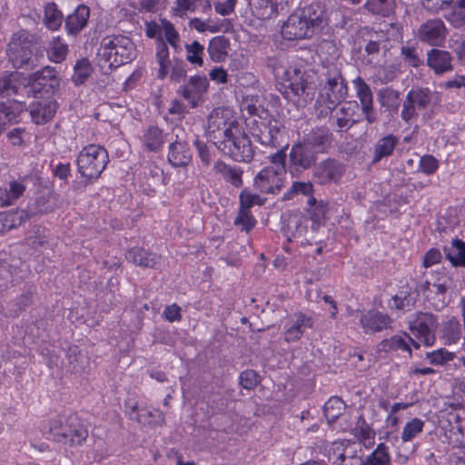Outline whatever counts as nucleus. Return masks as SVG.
<instances>
[{"mask_svg":"<svg viewBox=\"0 0 465 465\" xmlns=\"http://www.w3.org/2000/svg\"><path fill=\"white\" fill-rule=\"evenodd\" d=\"M206 134L219 151L234 161L249 163L253 158L252 142L230 110L216 108L211 113Z\"/></svg>","mask_w":465,"mask_h":465,"instance_id":"nucleus-1","label":"nucleus"},{"mask_svg":"<svg viewBox=\"0 0 465 465\" xmlns=\"http://www.w3.org/2000/svg\"><path fill=\"white\" fill-rule=\"evenodd\" d=\"M267 64L283 88L282 94L287 99L297 98L306 102L313 98L315 85L312 75L302 65L286 56L269 57Z\"/></svg>","mask_w":465,"mask_h":465,"instance_id":"nucleus-2","label":"nucleus"},{"mask_svg":"<svg viewBox=\"0 0 465 465\" xmlns=\"http://www.w3.org/2000/svg\"><path fill=\"white\" fill-rule=\"evenodd\" d=\"M326 25L323 7L312 3L292 13L282 26V35L285 40L294 41L312 38Z\"/></svg>","mask_w":465,"mask_h":465,"instance_id":"nucleus-3","label":"nucleus"},{"mask_svg":"<svg viewBox=\"0 0 465 465\" xmlns=\"http://www.w3.org/2000/svg\"><path fill=\"white\" fill-rule=\"evenodd\" d=\"M348 87L340 67L336 64L323 66L320 75V92L315 104L319 118H327L335 104L347 97Z\"/></svg>","mask_w":465,"mask_h":465,"instance_id":"nucleus-4","label":"nucleus"},{"mask_svg":"<svg viewBox=\"0 0 465 465\" xmlns=\"http://www.w3.org/2000/svg\"><path fill=\"white\" fill-rule=\"evenodd\" d=\"M43 433L48 440L70 447L83 445L88 437L86 426L75 413L49 420L43 426Z\"/></svg>","mask_w":465,"mask_h":465,"instance_id":"nucleus-5","label":"nucleus"},{"mask_svg":"<svg viewBox=\"0 0 465 465\" xmlns=\"http://www.w3.org/2000/svg\"><path fill=\"white\" fill-rule=\"evenodd\" d=\"M99 61L109 68L130 63L135 57L133 41L125 35H108L103 38L98 50Z\"/></svg>","mask_w":465,"mask_h":465,"instance_id":"nucleus-6","label":"nucleus"},{"mask_svg":"<svg viewBox=\"0 0 465 465\" xmlns=\"http://www.w3.org/2000/svg\"><path fill=\"white\" fill-rule=\"evenodd\" d=\"M108 163L109 156L105 148L93 143L84 146L76 158L77 171L86 180L100 177Z\"/></svg>","mask_w":465,"mask_h":465,"instance_id":"nucleus-7","label":"nucleus"},{"mask_svg":"<svg viewBox=\"0 0 465 465\" xmlns=\"http://www.w3.org/2000/svg\"><path fill=\"white\" fill-rule=\"evenodd\" d=\"M250 132L261 144L271 147L280 145L281 125L271 118L254 117L248 124Z\"/></svg>","mask_w":465,"mask_h":465,"instance_id":"nucleus-8","label":"nucleus"},{"mask_svg":"<svg viewBox=\"0 0 465 465\" xmlns=\"http://www.w3.org/2000/svg\"><path fill=\"white\" fill-rule=\"evenodd\" d=\"M434 93L427 87H416L410 90L406 95L401 114V119L408 123L417 118V111H422L431 104Z\"/></svg>","mask_w":465,"mask_h":465,"instance_id":"nucleus-9","label":"nucleus"},{"mask_svg":"<svg viewBox=\"0 0 465 465\" xmlns=\"http://www.w3.org/2000/svg\"><path fill=\"white\" fill-rule=\"evenodd\" d=\"M32 47V44L23 38L22 35H13L8 44V55L15 67L32 69L37 65V58L33 55Z\"/></svg>","mask_w":465,"mask_h":465,"instance_id":"nucleus-10","label":"nucleus"},{"mask_svg":"<svg viewBox=\"0 0 465 465\" xmlns=\"http://www.w3.org/2000/svg\"><path fill=\"white\" fill-rule=\"evenodd\" d=\"M438 326L437 318L430 312H419L409 322L410 330L427 347L434 344L435 331Z\"/></svg>","mask_w":465,"mask_h":465,"instance_id":"nucleus-11","label":"nucleus"},{"mask_svg":"<svg viewBox=\"0 0 465 465\" xmlns=\"http://www.w3.org/2000/svg\"><path fill=\"white\" fill-rule=\"evenodd\" d=\"M286 169L280 170L264 167L253 179L254 188L262 193L276 194L285 183Z\"/></svg>","mask_w":465,"mask_h":465,"instance_id":"nucleus-12","label":"nucleus"},{"mask_svg":"<svg viewBox=\"0 0 465 465\" xmlns=\"http://www.w3.org/2000/svg\"><path fill=\"white\" fill-rule=\"evenodd\" d=\"M175 140L171 142L168 152V162L175 167L186 166L192 160V153L186 142V134L183 128L173 130Z\"/></svg>","mask_w":465,"mask_h":465,"instance_id":"nucleus-13","label":"nucleus"},{"mask_svg":"<svg viewBox=\"0 0 465 465\" xmlns=\"http://www.w3.org/2000/svg\"><path fill=\"white\" fill-rule=\"evenodd\" d=\"M416 36L421 43L430 46H442L447 36V28L441 19H430L419 26Z\"/></svg>","mask_w":465,"mask_h":465,"instance_id":"nucleus-14","label":"nucleus"},{"mask_svg":"<svg viewBox=\"0 0 465 465\" xmlns=\"http://www.w3.org/2000/svg\"><path fill=\"white\" fill-rule=\"evenodd\" d=\"M345 173L343 163L333 158H328L313 167L312 178L322 185L338 183Z\"/></svg>","mask_w":465,"mask_h":465,"instance_id":"nucleus-15","label":"nucleus"},{"mask_svg":"<svg viewBox=\"0 0 465 465\" xmlns=\"http://www.w3.org/2000/svg\"><path fill=\"white\" fill-rule=\"evenodd\" d=\"M318 154L302 141L293 144L289 153L290 172L301 173L311 168L316 162Z\"/></svg>","mask_w":465,"mask_h":465,"instance_id":"nucleus-16","label":"nucleus"},{"mask_svg":"<svg viewBox=\"0 0 465 465\" xmlns=\"http://www.w3.org/2000/svg\"><path fill=\"white\" fill-rule=\"evenodd\" d=\"M356 96L361 104V110L369 124L377 122V114L373 108V95L370 85L361 76L352 80Z\"/></svg>","mask_w":465,"mask_h":465,"instance_id":"nucleus-17","label":"nucleus"},{"mask_svg":"<svg viewBox=\"0 0 465 465\" xmlns=\"http://www.w3.org/2000/svg\"><path fill=\"white\" fill-rule=\"evenodd\" d=\"M209 82L204 75H194L190 77L185 84L180 86L177 94L185 99L189 104L194 108L204 93L207 92Z\"/></svg>","mask_w":465,"mask_h":465,"instance_id":"nucleus-18","label":"nucleus"},{"mask_svg":"<svg viewBox=\"0 0 465 465\" xmlns=\"http://www.w3.org/2000/svg\"><path fill=\"white\" fill-rule=\"evenodd\" d=\"M308 219L300 214H291L287 219L284 235L289 242L295 241L301 244L309 243L312 236H308Z\"/></svg>","mask_w":465,"mask_h":465,"instance_id":"nucleus-19","label":"nucleus"},{"mask_svg":"<svg viewBox=\"0 0 465 465\" xmlns=\"http://www.w3.org/2000/svg\"><path fill=\"white\" fill-rule=\"evenodd\" d=\"M59 196L54 191L47 189L36 193L33 202L28 204V210L25 211L29 216L46 214L54 211L58 207Z\"/></svg>","mask_w":465,"mask_h":465,"instance_id":"nucleus-20","label":"nucleus"},{"mask_svg":"<svg viewBox=\"0 0 465 465\" xmlns=\"http://www.w3.org/2000/svg\"><path fill=\"white\" fill-rule=\"evenodd\" d=\"M313 327L312 317L297 312L292 315L284 326V340L287 342H295L299 341L308 329Z\"/></svg>","mask_w":465,"mask_h":465,"instance_id":"nucleus-21","label":"nucleus"},{"mask_svg":"<svg viewBox=\"0 0 465 465\" xmlns=\"http://www.w3.org/2000/svg\"><path fill=\"white\" fill-rule=\"evenodd\" d=\"M127 414L130 419L136 420L143 426L157 427L164 423V414L158 409L142 408L137 404L127 406Z\"/></svg>","mask_w":465,"mask_h":465,"instance_id":"nucleus-22","label":"nucleus"},{"mask_svg":"<svg viewBox=\"0 0 465 465\" xmlns=\"http://www.w3.org/2000/svg\"><path fill=\"white\" fill-rule=\"evenodd\" d=\"M391 319L381 312L371 310L361 314L360 325L365 333L381 331L391 327Z\"/></svg>","mask_w":465,"mask_h":465,"instance_id":"nucleus-23","label":"nucleus"},{"mask_svg":"<svg viewBox=\"0 0 465 465\" xmlns=\"http://www.w3.org/2000/svg\"><path fill=\"white\" fill-rule=\"evenodd\" d=\"M352 116L353 111L351 106L337 104L327 117H329L331 125L336 132H344L356 124Z\"/></svg>","mask_w":465,"mask_h":465,"instance_id":"nucleus-24","label":"nucleus"},{"mask_svg":"<svg viewBox=\"0 0 465 465\" xmlns=\"http://www.w3.org/2000/svg\"><path fill=\"white\" fill-rule=\"evenodd\" d=\"M57 109L56 103L52 99L34 101L29 105L32 120L36 124H44L50 121Z\"/></svg>","mask_w":465,"mask_h":465,"instance_id":"nucleus-25","label":"nucleus"},{"mask_svg":"<svg viewBox=\"0 0 465 465\" xmlns=\"http://www.w3.org/2000/svg\"><path fill=\"white\" fill-rule=\"evenodd\" d=\"M427 65L435 74L440 75L452 70V57L448 51L437 48L427 52Z\"/></svg>","mask_w":465,"mask_h":465,"instance_id":"nucleus-26","label":"nucleus"},{"mask_svg":"<svg viewBox=\"0 0 465 465\" xmlns=\"http://www.w3.org/2000/svg\"><path fill=\"white\" fill-rule=\"evenodd\" d=\"M125 256L128 262L143 268L159 269L161 267V256L143 248H132Z\"/></svg>","mask_w":465,"mask_h":465,"instance_id":"nucleus-27","label":"nucleus"},{"mask_svg":"<svg viewBox=\"0 0 465 465\" xmlns=\"http://www.w3.org/2000/svg\"><path fill=\"white\" fill-rule=\"evenodd\" d=\"M398 144L399 138L391 134L379 138L371 151V163L375 164L391 156Z\"/></svg>","mask_w":465,"mask_h":465,"instance_id":"nucleus-28","label":"nucleus"},{"mask_svg":"<svg viewBox=\"0 0 465 465\" xmlns=\"http://www.w3.org/2000/svg\"><path fill=\"white\" fill-rule=\"evenodd\" d=\"M332 140V135L327 128L312 130L302 141L317 154L325 153Z\"/></svg>","mask_w":465,"mask_h":465,"instance_id":"nucleus-29","label":"nucleus"},{"mask_svg":"<svg viewBox=\"0 0 465 465\" xmlns=\"http://www.w3.org/2000/svg\"><path fill=\"white\" fill-rule=\"evenodd\" d=\"M90 17V9L84 5H78L65 19V29L71 35H78L86 25Z\"/></svg>","mask_w":465,"mask_h":465,"instance_id":"nucleus-30","label":"nucleus"},{"mask_svg":"<svg viewBox=\"0 0 465 465\" xmlns=\"http://www.w3.org/2000/svg\"><path fill=\"white\" fill-rule=\"evenodd\" d=\"M437 279L432 283L433 292L435 296L432 298L433 308L440 311L448 304L446 300V292L451 282V276L444 272L437 273Z\"/></svg>","mask_w":465,"mask_h":465,"instance_id":"nucleus-31","label":"nucleus"},{"mask_svg":"<svg viewBox=\"0 0 465 465\" xmlns=\"http://www.w3.org/2000/svg\"><path fill=\"white\" fill-rule=\"evenodd\" d=\"M166 141V134L158 126L150 125L145 128L141 136L143 147L149 152H158Z\"/></svg>","mask_w":465,"mask_h":465,"instance_id":"nucleus-32","label":"nucleus"},{"mask_svg":"<svg viewBox=\"0 0 465 465\" xmlns=\"http://www.w3.org/2000/svg\"><path fill=\"white\" fill-rule=\"evenodd\" d=\"M213 171L216 174L220 175L224 181L230 183L236 188L242 185V173L243 171L241 167L232 166L224 162L218 161L213 165Z\"/></svg>","mask_w":465,"mask_h":465,"instance_id":"nucleus-33","label":"nucleus"},{"mask_svg":"<svg viewBox=\"0 0 465 465\" xmlns=\"http://www.w3.org/2000/svg\"><path fill=\"white\" fill-rule=\"evenodd\" d=\"M230 41L223 35L213 37L209 41L207 53L214 63H223L228 56Z\"/></svg>","mask_w":465,"mask_h":465,"instance_id":"nucleus-34","label":"nucleus"},{"mask_svg":"<svg viewBox=\"0 0 465 465\" xmlns=\"http://www.w3.org/2000/svg\"><path fill=\"white\" fill-rule=\"evenodd\" d=\"M410 341H411V337L407 332H401L382 340L379 344V350L385 352L402 351L411 354Z\"/></svg>","mask_w":465,"mask_h":465,"instance_id":"nucleus-35","label":"nucleus"},{"mask_svg":"<svg viewBox=\"0 0 465 465\" xmlns=\"http://www.w3.org/2000/svg\"><path fill=\"white\" fill-rule=\"evenodd\" d=\"M28 219L25 210L0 213V232H5L13 228L21 225Z\"/></svg>","mask_w":465,"mask_h":465,"instance_id":"nucleus-36","label":"nucleus"},{"mask_svg":"<svg viewBox=\"0 0 465 465\" xmlns=\"http://www.w3.org/2000/svg\"><path fill=\"white\" fill-rule=\"evenodd\" d=\"M447 259L455 267H465V242L460 239H453L450 247H445Z\"/></svg>","mask_w":465,"mask_h":465,"instance_id":"nucleus-37","label":"nucleus"},{"mask_svg":"<svg viewBox=\"0 0 465 465\" xmlns=\"http://www.w3.org/2000/svg\"><path fill=\"white\" fill-rule=\"evenodd\" d=\"M364 8L372 15L389 17L395 11L396 2L395 0H367Z\"/></svg>","mask_w":465,"mask_h":465,"instance_id":"nucleus-38","label":"nucleus"},{"mask_svg":"<svg viewBox=\"0 0 465 465\" xmlns=\"http://www.w3.org/2000/svg\"><path fill=\"white\" fill-rule=\"evenodd\" d=\"M337 450L329 454V460L332 465H361L363 463V460L355 452H350L344 449L340 451V447Z\"/></svg>","mask_w":465,"mask_h":465,"instance_id":"nucleus-39","label":"nucleus"},{"mask_svg":"<svg viewBox=\"0 0 465 465\" xmlns=\"http://www.w3.org/2000/svg\"><path fill=\"white\" fill-rule=\"evenodd\" d=\"M461 337V325L456 317H451L442 326V338L448 344L456 343Z\"/></svg>","mask_w":465,"mask_h":465,"instance_id":"nucleus-40","label":"nucleus"},{"mask_svg":"<svg viewBox=\"0 0 465 465\" xmlns=\"http://www.w3.org/2000/svg\"><path fill=\"white\" fill-rule=\"evenodd\" d=\"M361 465H391L388 447L384 443H380L376 449L363 460Z\"/></svg>","mask_w":465,"mask_h":465,"instance_id":"nucleus-41","label":"nucleus"},{"mask_svg":"<svg viewBox=\"0 0 465 465\" xmlns=\"http://www.w3.org/2000/svg\"><path fill=\"white\" fill-rule=\"evenodd\" d=\"M345 403L339 397L330 398L324 404V416L329 423L334 422L344 411Z\"/></svg>","mask_w":465,"mask_h":465,"instance_id":"nucleus-42","label":"nucleus"},{"mask_svg":"<svg viewBox=\"0 0 465 465\" xmlns=\"http://www.w3.org/2000/svg\"><path fill=\"white\" fill-rule=\"evenodd\" d=\"M93 67L87 58H82L76 61L74 66V74L72 81L75 85L83 84L91 75Z\"/></svg>","mask_w":465,"mask_h":465,"instance_id":"nucleus-43","label":"nucleus"},{"mask_svg":"<svg viewBox=\"0 0 465 465\" xmlns=\"http://www.w3.org/2000/svg\"><path fill=\"white\" fill-rule=\"evenodd\" d=\"M25 186L23 183L13 181L9 188L0 196V203L3 206L12 205L20 196L23 195Z\"/></svg>","mask_w":465,"mask_h":465,"instance_id":"nucleus-44","label":"nucleus"},{"mask_svg":"<svg viewBox=\"0 0 465 465\" xmlns=\"http://www.w3.org/2000/svg\"><path fill=\"white\" fill-rule=\"evenodd\" d=\"M425 422L419 419L413 418L410 421H408L403 427L401 439L403 442L411 441L418 435H420L423 431Z\"/></svg>","mask_w":465,"mask_h":465,"instance_id":"nucleus-45","label":"nucleus"},{"mask_svg":"<svg viewBox=\"0 0 465 465\" xmlns=\"http://www.w3.org/2000/svg\"><path fill=\"white\" fill-rule=\"evenodd\" d=\"M68 53V45L61 38H54L50 43L47 54L54 63L63 62Z\"/></svg>","mask_w":465,"mask_h":465,"instance_id":"nucleus-46","label":"nucleus"},{"mask_svg":"<svg viewBox=\"0 0 465 465\" xmlns=\"http://www.w3.org/2000/svg\"><path fill=\"white\" fill-rule=\"evenodd\" d=\"M44 21L45 25L51 30H56L61 26L63 15L57 9L55 4L50 3L45 5Z\"/></svg>","mask_w":465,"mask_h":465,"instance_id":"nucleus-47","label":"nucleus"},{"mask_svg":"<svg viewBox=\"0 0 465 465\" xmlns=\"http://www.w3.org/2000/svg\"><path fill=\"white\" fill-rule=\"evenodd\" d=\"M255 3V8L257 15L262 19L272 18L278 13V6L281 4V0H253Z\"/></svg>","mask_w":465,"mask_h":465,"instance_id":"nucleus-48","label":"nucleus"},{"mask_svg":"<svg viewBox=\"0 0 465 465\" xmlns=\"http://www.w3.org/2000/svg\"><path fill=\"white\" fill-rule=\"evenodd\" d=\"M18 90L17 74H3L0 76V98H9Z\"/></svg>","mask_w":465,"mask_h":465,"instance_id":"nucleus-49","label":"nucleus"},{"mask_svg":"<svg viewBox=\"0 0 465 465\" xmlns=\"http://www.w3.org/2000/svg\"><path fill=\"white\" fill-rule=\"evenodd\" d=\"M186 59L193 65L203 66L204 47L198 41H193L192 44L185 45Z\"/></svg>","mask_w":465,"mask_h":465,"instance_id":"nucleus-50","label":"nucleus"},{"mask_svg":"<svg viewBox=\"0 0 465 465\" xmlns=\"http://www.w3.org/2000/svg\"><path fill=\"white\" fill-rule=\"evenodd\" d=\"M180 10L195 12L201 10L207 13L212 9L209 0H176Z\"/></svg>","mask_w":465,"mask_h":465,"instance_id":"nucleus-51","label":"nucleus"},{"mask_svg":"<svg viewBox=\"0 0 465 465\" xmlns=\"http://www.w3.org/2000/svg\"><path fill=\"white\" fill-rule=\"evenodd\" d=\"M161 30L164 35L166 44H169L174 49V51L177 52L178 49L180 48V36L178 32L175 30L173 25L167 20H162Z\"/></svg>","mask_w":465,"mask_h":465,"instance_id":"nucleus-52","label":"nucleus"},{"mask_svg":"<svg viewBox=\"0 0 465 465\" xmlns=\"http://www.w3.org/2000/svg\"><path fill=\"white\" fill-rule=\"evenodd\" d=\"M313 191V185L311 182H293L289 190L283 194V200L292 199L294 196L311 195Z\"/></svg>","mask_w":465,"mask_h":465,"instance_id":"nucleus-53","label":"nucleus"},{"mask_svg":"<svg viewBox=\"0 0 465 465\" xmlns=\"http://www.w3.org/2000/svg\"><path fill=\"white\" fill-rule=\"evenodd\" d=\"M240 207L250 211L255 205L261 206L264 203L265 199L262 198L259 194L250 192L248 189H243L240 195Z\"/></svg>","mask_w":465,"mask_h":465,"instance_id":"nucleus-54","label":"nucleus"},{"mask_svg":"<svg viewBox=\"0 0 465 465\" xmlns=\"http://www.w3.org/2000/svg\"><path fill=\"white\" fill-rule=\"evenodd\" d=\"M378 100L381 106L394 108L398 106L399 93L392 88L385 87L380 90Z\"/></svg>","mask_w":465,"mask_h":465,"instance_id":"nucleus-55","label":"nucleus"},{"mask_svg":"<svg viewBox=\"0 0 465 465\" xmlns=\"http://www.w3.org/2000/svg\"><path fill=\"white\" fill-rule=\"evenodd\" d=\"M255 223L256 220L252 215L251 212L240 207L234 220V224L241 226L242 230L248 232L255 226Z\"/></svg>","mask_w":465,"mask_h":465,"instance_id":"nucleus-56","label":"nucleus"},{"mask_svg":"<svg viewBox=\"0 0 465 465\" xmlns=\"http://www.w3.org/2000/svg\"><path fill=\"white\" fill-rule=\"evenodd\" d=\"M426 358L431 364L441 365L452 361L455 358V353L441 348L437 351L427 352Z\"/></svg>","mask_w":465,"mask_h":465,"instance_id":"nucleus-57","label":"nucleus"},{"mask_svg":"<svg viewBox=\"0 0 465 465\" xmlns=\"http://www.w3.org/2000/svg\"><path fill=\"white\" fill-rule=\"evenodd\" d=\"M455 420V425H451V429L450 430V439L454 443L456 447L462 448L465 447V434L463 432V429L460 422L459 414L453 417Z\"/></svg>","mask_w":465,"mask_h":465,"instance_id":"nucleus-58","label":"nucleus"},{"mask_svg":"<svg viewBox=\"0 0 465 465\" xmlns=\"http://www.w3.org/2000/svg\"><path fill=\"white\" fill-rule=\"evenodd\" d=\"M401 54L405 62L412 67L417 68L423 64V60L419 56L416 48L413 46H401Z\"/></svg>","mask_w":465,"mask_h":465,"instance_id":"nucleus-59","label":"nucleus"},{"mask_svg":"<svg viewBox=\"0 0 465 465\" xmlns=\"http://www.w3.org/2000/svg\"><path fill=\"white\" fill-rule=\"evenodd\" d=\"M393 308L410 311L414 306V300L406 292H400L392 297Z\"/></svg>","mask_w":465,"mask_h":465,"instance_id":"nucleus-60","label":"nucleus"},{"mask_svg":"<svg viewBox=\"0 0 465 465\" xmlns=\"http://www.w3.org/2000/svg\"><path fill=\"white\" fill-rule=\"evenodd\" d=\"M420 170L427 174H433L439 168V161L430 154H426L420 157L419 163Z\"/></svg>","mask_w":465,"mask_h":465,"instance_id":"nucleus-61","label":"nucleus"},{"mask_svg":"<svg viewBox=\"0 0 465 465\" xmlns=\"http://www.w3.org/2000/svg\"><path fill=\"white\" fill-rule=\"evenodd\" d=\"M170 79L174 83H179L186 77V64L182 60H175L170 69Z\"/></svg>","mask_w":465,"mask_h":465,"instance_id":"nucleus-62","label":"nucleus"},{"mask_svg":"<svg viewBox=\"0 0 465 465\" xmlns=\"http://www.w3.org/2000/svg\"><path fill=\"white\" fill-rule=\"evenodd\" d=\"M452 17L451 23L454 26L459 27L465 24V0H458L455 3Z\"/></svg>","mask_w":465,"mask_h":465,"instance_id":"nucleus-63","label":"nucleus"},{"mask_svg":"<svg viewBox=\"0 0 465 465\" xmlns=\"http://www.w3.org/2000/svg\"><path fill=\"white\" fill-rule=\"evenodd\" d=\"M450 47L453 53L456 54L459 62L462 65H465V37L460 36L457 39L453 40Z\"/></svg>","mask_w":465,"mask_h":465,"instance_id":"nucleus-64","label":"nucleus"}]
</instances>
